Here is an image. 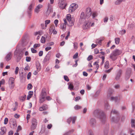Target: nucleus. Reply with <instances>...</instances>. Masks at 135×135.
I'll list each match as a JSON object with an SVG mask.
<instances>
[{
	"mask_svg": "<svg viewBox=\"0 0 135 135\" xmlns=\"http://www.w3.org/2000/svg\"><path fill=\"white\" fill-rule=\"evenodd\" d=\"M111 113H113V114H116L117 113V112L115 110H113L111 112Z\"/></svg>",
	"mask_w": 135,
	"mask_h": 135,
	"instance_id": "obj_55",
	"label": "nucleus"
},
{
	"mask_svg": "<svg viewBox=\"0 0 135 135\" xmlns=\"http://www.w3.org/2000/svg\"><path fill=\"white\" fill-rule=\"evenodd\" d=\"M80 98V96H78L76 97L75 98V101H77L79 100Z\"/></svg>",
	"mask_w": 135,
	"mask_h": 135,
	"instance_id": "obj_62",
	"label": "nucleus"
},
{
	"mask_svg": "<svg viewBox=\"0 0 135 135\" xmlns=\"http://www.w3.org/2000/svg\"><path fill=\"white\" fill-rule=\"evenodd\" d=\"M54 29H55L54 26L53 25H51L50 26L49 29V33L51 34L52 33V32L53 31V30H54Z\"/></svg>",
	"mask_w": 135,
	"mask_h": 135,
	"instance_id": "obj_19",
	"label": "nucleus"
},
{
	"mask_svg": "<svg viewBox=\"0 0 135 135\" xmlns=\"http://www.w3.org/2000/svg\"><path fill=\"white\" fill-rule=\"evenodd\" d=\"M22 57V56L21 55H19L17 57V62H18L21 59Z\"/></svg>",
	"mask_w": 135,
	"mask_h": 135,
	"instance_id": "obj_46",
	"label": "nucleus"
},
{
	"mask_svg": "<svg viewBox=\"0 0 135 135\" xmlns=\"http://www.w3.org/2000/svg\"><path fill=\"white\" fill-rule=\"evenodd\" d=\"M97 16V13L96 12H93L92 14V16L93 19H95Z\"/></svg>",
	"mask_w": 135,
	"mask_h": 135,
	"instance_id": "obj_33",
	"label": "nucleus"
},
{
	"mask_svg": "<svg viewBox=\"0 0 135 135\" xmlns=\"http://www.w3.org/2000/svg\"><path fill=\"white\" fill-rule=\"evenodd\" d=\"M46 100H50L51 99V98L49 96H48L45 98Z\"/></svg>",
	"mask_w": 135,
	"mask_h": 135,
	"instance_id": "obj_58",
	"label": "nucleus"
},
{
	"mask_svg": "<svg viewBox=\"0 0 135 135\" xmlns=\"http://www.w3.org/2000/svg\"><path fill=\"white\" fill-rule=\"evenodd\" d=\"M12 55L11 53L10 52L8 53L5 57L6 61H8L11 59Z\"/></svg>",
	"mask_w": 135,
	"mask_h": 135,
	"instance_id": "obj_12",
	"label": "nucleus"
},
{
	"mask_svg": "<svg viewBox=\"0 0 135 135\" xmlns=\"http://www.w3.org/2000/svg\"><path fill=\"white\" fill-rule=\"evenodd\" d=\"M1 131L0 132V135L5 134L6 132V128L5 127H2L1 128Z\"/></svg>",
	"mask_w": 135,
	"mask_h": 135,
	"instance_id": "obj_14",
	"label": "nucleus"
},
{
	"mask_svg": "<svg viewBox=\"0 0 135 135\" xmlns=\"http://www.w3.org/2000/svg\"><path fill=\"white\" fill-rule=\"evenodd\" d=\"M45 38L44 36H42L41 40V42L42 43H45Z\"/></svg>",
	"mask_w": 135,
	"mask_h": 135,
	"instance_id": "obj_31",
	"label": "nucleus"
},
{
	"mask_svg": "<svg viewBox=\"0 0 135 135\" xmlns=\"http://www.w3.org/2000/svg\"><path fill=\"white\" fill-rule=\"evenodd\" d=\"M22 129V127L20 126H18L17 129V132H18L20 131Z\"/></svg>",
	"mask_w": 135,
	"mask_h": 135,
	"instance_id": "obj_54",
	"label": "nucleus"
},
{
	"mask_svg": "<svg viewBox=\"0 0 135 135\" xmlns=\"http://www.w3.org/2000/svg\"><path fill=\"white\" fill-rule=\"evenodd\" d=\"M40 44H35L33 46V47L35 48L39 47L40 46Z\"/></svg>",
	"mask_w": 135,
	"mask_h": 135,
	"instance_id": "obj_42",
	"label": "nucleus"
},
{
	"mask_svg": "<svg viewBox=\"0 0 135 135\" xmlns=\"http://www.w3.org/2000/svg\"><path fill=\"white\" fill-rule=\"evenodd\" d=\"M85 12L86 14L89 18L92 14V11L91 8L89 7L87 8L86 9Z\"/></svg>",
	"mask_w": 135,
	"mask_h": 135,
	"instance_id": "obj_8",
	"label": "nucleus"
},
{
	"mask_svg": "<svg viewBox=\"0 0 135 135\" xmlns=\"http://www.w3.org/2000/svg\"><path fill=\"white\" fill-rule=\"evenodd\" d=\"M74 49L76 50L78 48V44L76 42H75L73 43Z\"/></svg>",
	"mask_w": 135,
	"mask_h": 135,
	"instance_id": "obj_27",
	"label": "nucleus"
},
{
	"mask_svg": "<svg viewBox=\"0 0 135 135\" xmlns=\"http://www.w3.org/2000/svg\"><path fill=\"white\" fill-rule=\"evenodd\" d=\"M24 70L25 71H29L30 70V67L28 65H27L25 68H24Z\"/></svg>",
	"mask_w": 135,
	"mask_h": 135,
	"instance_id": "obj_41",
	"label": "nucleus"
},
{
	"mask_svg": "<svg viewBox=\"0 0 135 135\" xmlns=\"http://www.w3.org/2000/svg\"><path fill=\"white\" fill-rule=\"evenodd\" d=\"M46 95V90L45 88H43L42 89L39 97V102L40 103H43L45 101Z\"/></svg>",
	"mask_w": 135,
	"mask_h": 135,
	"instance_id": "obj_2",
	"label": "nucleus"
},
{
	"mask_svg": "<svg viewBox=\"0 0 135 135\" xmlns=\"http://www.w3.org/2000/svg\"><path fill=\"white\" fill-rule=\"evenodd\" d=\"M51 56V54L49 53H48L46 56L45 57L44 60V61L45 62H46L48 61H49L50 60V57Z\"/></svg>",
	"mask_w": 135,
	"mask_h": 135,
	"instance_id": "obj_16",
	"label": "nucleus"
},
{
	"mask_svg": "<svg viewBox=\"0 0 135 135\" xmlns=\"http://www.w3.org/2000/svg\"><path fill=\"white\" fill-rule=\"evenodd\" d=\"M78 7V5L76 4L72 3L70 5L69 7V11L70 12H72L74 11Z\"/></svg>",
	"mask_w": 135,
	"mask_h": 135,
	"instance_id": "obj_4",
	"label": "nucleus"
},
{
	"mask_svg": "<svg viewBox=\"0 0 135 135\" xmlns=\"http://www.w3.org/2000/svg\"><path fill=\"white\" fill-rule=\"evenodd\" d=\"M122 70L121 69L118 70L116 73L115 79L117 80H119L121 77L122 74Z\"/></svg>",
	"mask_w": 135,
	"mask_h": 135,
	"instance_id": "obj_9",
	"label": "nucleus"
},
{
	"mask_svg": "<svg viewBox=\"0 0 135 135\" xmlns=\"http://www.w3.org/2000/svg\"><path fill=\"white\" fill-rule=\"evenodd\" d=\"M125 0H117L115 2L116 5H118L120 4L122 2H124Z\"/></svg>",
	"mask_w": 135,
	"mask_h": 135,
	"instance_id": "obj_20",
	"label": "nucleus"
},
{
	"mask_svg": "<svg viewBox=\"0 0 135 135\" xmlns=\"http://www.w3.org/2000/svg\"><path fill=\"white\" fill-rule=\"evenodd\" d=\"M26 97V95H25L23 97H21L20 98V100H21L22 101H24Z\"/></svg>",
	"mask_w": 135,
	"mask_h": 135,
	"instance_id": "obj_38",
	"label": "nucleus"
},
{
	"mask_svg": "<svg viewBox=\"0 0 135 135\" xmlns=\"http://www.w3.org/2000/svg\"><path fill=\"white\" fill-rule=\"evenodd\" d=\"M122 51L118 49H116L112 51L110 55V58L113 61H115L117 58V56L122 53Z\"/></svg>",
	"mask_w": 135,
	"mask_h": 135,
	"instance_id": "obj_1",
	"label": "nucleus"
},
{
	"mask_svg": "<svg viewBox=\"0 0 135 135\" xmlns=\"http://www.w3.org/2000/svg\"><path fill=\"white\" fill-rule=\"evenodd\" d=\"M113 69V68H112L108 70H105V73H109L111 72V71Z\"/></svg>",
	"mask_w": 135,
	"mask_h": 135,
	"instance_id": "obj_35",
	"label": "nucleus"
},
{
	"mask_svg": "<svg viewBox=\"0 0 135 135\" xmlns=\"http://www.w3.org/2000/svg\"><path fill=\"white\" fill-rule=\"evenodd\" d=\"M43 7V5L41 4H38L37 7L35 9V12L37 13H38L40 11V9Z\"/></svg>",
	"mask_w": 135,
	"mask_h": 135,
	"instance_id": "obj_17",
	"label": "nucleus"
},
{
	"mask_svg": "<svg viewBox=\"0 0 135 135\" xmlns=\"http://www.w3.org/2000/svg\"><path fill=\"white\" fill-rule=\"evenodd\" d=\"M8 122V119L7 118H6L4 120V124H6Z\"/></svg>",
	"mask_w": 135,
	"mask_h": 135,
	"instance_id": "obj_44",
	"label": "nucleus"
},
{
	"mask_svg": "<svg viewBox=\"0 0 135 135\" xmlns=\"http://www.w3.org/2000/svg\"><path fill=\"white\" fill-rule=\"evenodd\" d=\"M48 108L47 105L46 104H44L42 107H40L39 108V110L40 111H42L46 110Z\"/></svg>",
	"mask_w": 135,
	"mask_h": 135,
	"instance_id": "obj_18",
	"label": "nucleus"
},
{
	"mask_svg": "<svg viewBox=\"0 0 135 135\" xmlns=\"http://www.w3.org/2000/svg\"><path fill=\"white\" fill-rule=\"evenodd\" d=\"M66 20L68 21V25L70 26H72L73 25V22L71 20V18L70 14H68L66 16Z\"/></svg>",
	"mask_w": 135,
	"mask_h": 135,
	"instance_id": "obj_7",
	"label": "nucleus"
},
{
	"mask_svg": "<svg viewBox=\"0 0 135 135\" xmlns=\"http://www.w3.org/2000/svg\"><path fill=\"white\" fill-rule=\"evenodd\" d=\"M93 56L92 55H90L88 57L87 60L88 61H90L93 59Z\"/></svg>",
	"mask_w": 135,
	"mask_h": 135,
	"instance_id": "obj_50",
	"label": "nucleus"
},
{
	"mask_svg": "<svg viewBox=\"0 0 135 135\" xmlns=\"http://www.w3.org/2000/svg\"><path fill=\"white\" fill-rule=\"evenodd\" d=\"M89 18L85 14L84 12H81L80 16V20L81 19H86Z\"/></svg>",
	"mask_w": 135,
	"mask_h": 135,
	"instance_id": "obj_15",
	"label": "nucleus"
},
{
	"mask_svg": "<svg viewBox=\"0 0 135 135\" xmlns=\"http://www.w3.org/2000/svg\"><path fill=\"white\" fill-rule=\"evenodd\" d=\"M99 62L98 61H96L95 62L94 64V65H96V67H95V69L96 70H97L99 68V65L98 64Z\"/></svg>",
	"mask_w": 135,
	"mask_h": 135,
	"instance_id": "obj_21",
	"label": "nucleus"
},
{
	"mask_svg": "<svg viewBox=\"0 0 135 135\" xmlns=\"http://www.w3.org/2000/svg\"><path fill=\"white\" fill-rule=\"evenodd\" d=\"M69 85L68 88L70 90H72L74 88V86L73 84L70 83H68Z\"/></svg>",
	"mask_w": 135,
	"mask_h": 135,
	"instance_id": "obj_22",
	"label": "nucleus"
},
{
	"mask_svg": "<svg viewBox=\"0 0 135 135\" xmlns=\"http://www.w3.org/2000/svg\"><path fill=\"white\" fill-rule=\"evenodd\" d=\"M64 79L65 81H69V80L67 76L66 75H64Z\"/></svg>",
	"mask_w": 135,
	"mask_h": 135,
	"instance_id": "obj_37",
	"label": "nucleus"
},
{
	"mask_svg": "<svg viewBox=\"0 0 135 135\" xmlns=\"http://www.w3.org/2000/svg\"><path fill=\"white\" fill-rule=\"evenodd\" d=\"M70 31H69L68 32V35L67 36L65 37V39L66 40H67L68 39V38L70 36Z\"/></svg>",
	"mask_w": 135,
	"mask_h": 135,
	"instance_id": "obj_57",
	"label": "nucleus"
},
{
	"mask_svg": "<svg viewBox=\"0 0 135 135\" xmlns=\"http://www.w3.org/2000/svg\"><path fill=\"white\" fill-rule=\"evenodd\" d=\"M72 119V118L71 117H70L67 120V122L69 123L70 124L71 122V120Z\"/></svg>",
	"mask_w": 135,
	"mask_h": 135,
	"instance_id": "obj_51",
	"label": "nucleus"
},
{
	"mask_svg": "<svg viewBox=\"0 0 135 135\" xmlns=\"http://www.w3.org/2000/svg\"><path fill=\"white\" fill-rule=\"evenodd\" d=\"M94 114L95 115L97 116V115H100L99 117L100 119H102V121H105V115L103 112H100L99 110L97 109L94 111Z\"/></svg>",
	"mask_w": 135,
	"mask_h": 135,
	"instance_id": "obj_3",
	"label": "nucleus"
},
{
	"mask_svg": "<svg viewBox=\"0 0 135 135\" xmlns=\"http://www.w3.org/2000/svg\"><path fill=\"white\" fill-rule=\"evenodd\" d=\"M78 61V60H76L75 61V64L74 65H73V67H76L77 66V65H78L77 62Z\"/></svg>",
	"mask_w": 135,
	"mask_h": 135,
	"instance_id": "obj_52",
	"label": "nucleus"
},
{
	"mask_svg": "<svg viewBox=\"0 0 135 135\" xmlns=\"http://www.w3.org/2000/svg\"><path fill=\"white\" fill-rule=\"evenodd\" d=\"M52 127V125L51 124H48L47 126V128L48 129H50Z\"/></svg>",
	"mask_w": 135,
	"mask_h": 135,
	"instance_id": "obj_56",
	"label": "nucleus"
},
{
	"mask_svg": "<svg viewBox=\"0 0 135 135\" xmlns=\"http://www.w3.org/2000/svg\"><path fill=\"white\" fill-rule=\"evenodd\" d=\"M32 125L31 126V129L32 130H33L35 129L37 125V120L35 118H33L31 120Z\"/></svg>",
	"mask_w": 135,
	"mask_h": 135,
	"instance_id": "obj_5",
	"label": "nucleus"
},
{
	"mask_svg": "<svg viewBox=\"0 0 135 135\" xmlns=\"http://www.w3.org/2000/svg\"><path fill=\"white\" fill-rule=\"evenodd\" d=\"M51 48L50 47H46L45 49V50L46 51H47L48 50H50L51 49Z\"/></svg>",
	"mask_w": 135,
	"mask_h": 135,
	"instance_id": "obj_59",
	"label": "nucleus"
},
{
	"mask_svg": "<svg viewBox=\"0 0 135 135\" xmlns=\"http://www.w3.org/2000/svg\"><path fill=\"white\" fill-rule=\"evenodd\" d=\"M36 68L38 70V71H39L41 69V67L40 66V64H38V65L36 66Z\"/></svg>",
	"mask_w": 135,
	"mask_h": 135,
	"instance_id": "obj_53",
	"label": "nucleus"
},
{
	"mask_svg": "<svg viewBox=\"0 0 135 135\" xmlns=\"http://www.w3.org/2000/svg\"><path fill=\"white\" fill-rule=\"evenodd\" d=\"M91 23L87 21L83 25V29L84 30H86L90 27V24Z\"/></svg>",
	"mask_w": 135,
	"mask_h": 135,
	"instance_id": "obj_11",
	"label": "nucleus"
},
{
	"mask_svg": "<svg viewBox=\"0 0 135 135\" xmlns=\"http://www.w3.org/2000/svg\"><path fill=\"white\" fill-rule=\"evenodd\" d=\"M5 80L4 79H2L0 81V83L2 84H4Z\"/></svg>",
	"mask_w": 135,
	"mask_h": 135,
	"instance_id": "obj_61",
	"label": "nucleus"
},
{
	"mask_svg": "<svg viewBox=\"0 0 135 135\" xmlns=\"http://www.w3.org/2000/svg\"><path fill=\"white\" fill-rule=\"evenodd\" d=\"M103 39H97L96 41V42L97 44L101 45L102 41L103 40Z\"/></svg>",
	"mask_w": 135,
	"mask_h": 135,
	"instance_id": "obj_24",
	"label": "nucleus"
},
{
	"mask_svg": "<svg viewBox=\"0 0 135 135\" xmlns=\"http://www.w3.org/2000/svg\"><path fill=\"white\" fill-rule=\"evenodd\" d=\"M81 108V107L80 106L78 105H75L74 107V109L75 110H78L79 109H80Z\"/></svg>",
	"mask_w": 135,
	"mask_h": 135,
	"instance_id": "obj_32",
	"label": "nucleus"
},
{
	"mask_svg": "<svg viewBox=\"0 0 135 135\" xmlns=\"http://www.w3.org/2000/svg\"><path fill=\"white\" fill-rule=\"evenodd\" d=\"M31 51L33 53H36L37 52V51L33 48H31Z\"/></svg>",
	"mask_w": 135,
	"mask_h": 135,
	"instance_id": "obj_49",
	"label": "nucleus"
},
{
	"mask_svg": "<svg viewBox=\"0 0 135 135\" xmlns=\"http://www.w3.org/2000/svg\"><path fill=\"white\" fill-rule=\"evenodd\" d=\"M115 41L116 44H118L120 42V39L119 38H115Z\"/></svg>",
	"mask_w": 135,
	"mask_h": 135,
	"instance_id": "obj_25",
	"label": "nucleus"
},
{
	"mask_svg": "<svg viewBox=\"0 0 135 135\" xmlns=\"http://www.w3.org/2000/svg\"><path fill=\"white\" fill-rule=\"evenodd\" d=\"M104 68L106 69H108L109 68V62L108 61H106L105 63Z\"/></svg>",
	"mask_w": 135,
	"mask_h": 135,
	"instance_id": "obj_23",
	"label": "nucleus"
},
{
	"mask_svg": "<svg viewBox=\"0 0 135 135\" xmlns=\"http://www.w3.org/2000/svg\"><path fill=\"white\" fill-rule=\"evenodd\" d=\"M63 0H59V5L60 7L62 9L65 8L66 4L65 1H62Z\"/></svg>",
	"mask_w": 135,
	"mask_h": 135,
	"instance_id": "obj_6",
	"label": "nucleus"
},
{
	"mask_svg": "<svg viewBox=\"0 0 135 135\" xmlns=\"http://www.w3.org/2000/svg\"><path fill=\"white\" fill-rule=\"evenodd\" d=\"M58 22H59V21L57 19L55 20L54 21V23H55V26L56 27L57 26V24H58Z\"/></svg>",
	"mask_w": 135,
	"mask_h": 135,
	"instance_id": "obj_47",
	"label": "nucleus"
},
{
	"mask_svg": "<svg viewBox=\"0 0 135 135\" xmlns=\"http://www.w3.org/2000/svg\"><path fill=\"white\" fill-rule=\"evenodd\" d=\"M96 123L95 120L94 119H91L90 121V124L92 125H93Z\"/></svg>",
	"mask_w": 135,
	"mask_h": 135,
	"instance_id": "obj_29",
	"label": "nucleus"
},
{
	"mask_svg": "<svg viewBox=\"0 0 135 135\" xmlns=\"http://www.w3.org/2000/svg\"><path fill=\"white\" fill-rule=\"evenodd\" d=\"M31 76V72H29L27 75V79H30V77Z\"/></svg>",
	"mask_w": 135,
	"mask_h": 135,
	"instance_id": "obj_48",
	"label": "nucleus"
},
{
	"mask_svg": "<svg viewBox=\"0 0 135 135\" xmlns=\"http://www.w3.org/2000/svg\"><path fill=\"white\" fill-rule=\"evenodd\" d=\"M35 2L33 1L32 3H31L28 8V12L29 14L30 13L32 9L34 6Z\"/></svg>",
	"mask_w": 135,
	"mask_h": 135,
	"instance_id": "obj_13",
	"label": "nucleus"
},
{
	"mask_svg": "<svg viewBox=\"0 0 135 135\" xmlns=\"http://www.w3.org/2000/svg\"><path fill=\"white\" fill-rule=\"evenodd\" d=\"M76 119V118L75 117H74L73 118L72 123L73 124L74 123H75V121Z\"/></svg>",
	"mask_w": 135,
	"mask_h": 135,
	"instance_id": "obj_60",
	"label": "nucleus"
},
{
	"mask_svg": "<svg viewBox=\"0 0 135 135\" xmlns=\"http://www.w3.org/2000/svg\"><path fill=\"white\" fill-rule=\"evenodd\" d=\"M8 84L10 88L11 89H13L15 86L14 83H8Z\"/></svg>",
	"mask_w": 135,
	"mask_h": 135,
	"instance_id": "obj_28",
	"label": "nucleus"
},
{
	"mask_svg": "<svg viewBox=\"0 0 135 135\" xmlns=\"http://www.w3.org/2000/svg\"><path fill=\"white\" fill-rule=\"evenodd\" d=\"M43 54V52L42 51H40L39 52V55L40 56H42Z\"/></svg>",
	"mask_w": 135,
	"mask_h": 135,
	"instance_id": "obj_63",
	"label": "nucleus"
},
{
	"mask_svg": "<svg viewBox=\"0 0 135 135\" xmlns=\"http://www.w3.org/2000/svg\"><path fill=\"white\" fill-rule=\"evenodd\" d=\"M78 52H76L74 55L73 56V58L74 59H75L77 58L78 56Z\"/></svg>",
	"mask_w": 135,
	"mask_h": 135,
	"instance_id": "obj_43",
	"label": "nucleus"
},
{
	"mask_svg": "<svg viewBox=\"0 0 135 135\" xmlns=\"http://www.w3.org/2000/svg\"><path fill=\"white\" fill-rule=\"evenodd\" d=\"M19 69V68L18 67H16L15 71V74L16 75L18 74Z\"/></svg>",
	"mask_w": 135,
	"mask_h": 135,
	"instance_id": "obj_39",
	"label": "nucleus"
},
{
	"mask_svg": "<svg viewBox=\"0 0 135 135\" xmlns=\"http://www.w3.org/2000/svg\"><path fill=\"white\" fill-rule=\"evenodd\" d=\"M32 87V85L31 84H29L28 85L27 89L28 90L31 89Z\"/></svg>",
	"mask_w": 135,
	"mask_h": 135,
	"instance_id": "obj_34",
	"label": "nucleus"
},
{
	"mask_svg": "<svg viewBox=\"0 0 135 135\" xmlns=\"http://www.w3.org/2000/svg\"><path fill=\"white\" fill-rule=\"evenodd\" d=\"M14 79L13 78H9L8 83H14Z\"/></svg>",
	"mask_w": 135,
	"mask_h": 135,
	"instance_id": "obj_26",
	"label": "nucleus"
},
{
	"mask_svg": "<svg viewBox=\"0 0 135 135\" xmlns=\"http://www.w3.org/2000/svg\"><path fill=\"white\" fill-rule=\"evenodd\" d=\"M94 52L95 54H98L99 53V51L98 49H95L94 50Z\"/></svg>",
	"mask_w": 135,
	"mask_h": 135,
	"instance_id": "obj_40",
	"label": "nucleus"
},
{
	"mask_svg": "<svg viewBox=\"0 0 135 135\" xmlns=\"http://www.w3.org/2000/svg\"><path fill=\"white\" fill-rule=\"evenodd\" d=\"M101 58L102 59V62L101 63L100 65H102L104 63L105 57L104 56H103L101 57Z\"/></svg>",
	"mask_w": 135,
	"mask_h": 135,
	"instance_id": "obj_45",
	"label": "nucleus"
},
{
	"mask_svg": "<svg viewBox=\"0 0 135 135\" xmlns=\"http://www.w3.org/2000/svg\"><path fill=\"white\" fill-rule=\"evenodd\" d=\"M45 26L46 27L47 26V25L50 23V20H47L45 21Z\"/></svg>",
	"mask_w": 135,
	"mask_h": 135,
	"instance_id": "obj_30",
	"label": "nucleus"
},
{
	"mask_svg": "<svg viewBox=\"0 0 135 135\" xmlns=\"http://www.w3.org/2000/svg\"><path fill=\"white\" fill-rule=\"evenodd\" d=\"M31 58L30 57L27 56L26 57V61L27 62H30L31 61Z\"/></svg>",
	"mask_w": 135,
	"mask_h": 135,
	"instance_id": "obj_36",
	"label": "nucleus"
},
{
	"mask_svg": "<svg viewBox=\"0 0 135 135\" xmlns=\"http://www.w3.org/2000/svg\"><path fill=\"white\" fill-rule=\"evenodd\" d=\"M13 132L12 131H10L8 133V135H13Z\"/></svg>",
	"mask_w": 135,
	"mask_h": 135,
	"instance_id": "obj_64",
	"label": "nucleus"
},
{
	"mask_svg": "<svg viewBox=\"0 0 135 135\" xmlns=\"http://www.w3.org/2000/svg\"><path fill=\"white\" fill-rule=\"evenodd\" d=\"M64 23L63 24H62L61 26V28L63 31L65 30L66 29V24L68 25V23L66 21V19H64Z\"/></svg>",
	"mask_w": 135,
	"mask_h": 135,
	"instance_id": "obj_10",
	"label": "nucleus"
}]
</instances>
